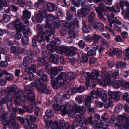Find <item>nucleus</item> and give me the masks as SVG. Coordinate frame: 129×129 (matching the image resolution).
I'll list each match as a JSON object with an SVG mask.
<instances>
[{"label":"nucleus","instance_id":"5","mask_svg":"<svg viewBox=\"0 0 129 129\" xmlns=\"http://www.w3.org/2000/svg\"><path fill=\"white\" fill-rule=\"evenodd\" d=\"M76 48L72 46L71 47H67L63 45L60 47L56 46V51L61 53H64L67 56H73L76 53L75 51Z\"/></svg>","mask_w":129,"mask_h":129},{"label":"nucleus","instance_id":"19","mask_svg":"<svg viewBox=\"0 0 129 129\" xmlns=\"http://www.w3.org/2000/svg\"><path fill=\"white\" fill-rule=\"evenodd\" d=\"M17 90V86L15 85H12L11 86L10 88L8 87L7 89V91L8 94L7 95L8 97H10V99L12 98L13 95L16 94Z\"/></svg>","mask_w":129,"mask_h":129},{"label":"nucleus","instance_id":"43","mask_svg":"<svg viewBox=\"0 0 129 129\" xmlns=\"http://www.w3.org/2000/svg\"><path fill=\"white\" fill-rule=\"evenodd\" d=\"M69 79L71 80H73L75 78L76 74L72 72H70L68 74Z\"/></svg>","mask_w":129,"mask_h":129},{"label":"nucleus","instance_id":"18","mask_svg":"<svg viewBox=\"0 0 129 129\" xmlns=\"http://www.w3.org/2000/svg\"><path fill=\"white\" fill-rule=\"evenodd\" d=\"M31 102L27 106H25V113H33L34 108L36 106L35 101L34 102L28 101Z\"/></svg>","mask_w":129,"mask_h":129},{"label":"nucleus","instance_id":"24","mask_svg":"<svg viewBox=\"0 0 129 129\" xmlns=\"http://www.w3.org/2000/svg\"><path fill=\"white\" fill-rule=\"evenodd\" d=\"M89 12V9L81 8L77 11V14L79 17H84Z\"/></svg>","mask_w":129,"mask_h":129},{"label":"nucleus","instance_id":"9","mask_svg":"<svg viewBox=\"0 0 129 129\" xmlns=\"http://www.w3.org/2000/svg\"><path fill=\"white\" fill-rule=\"evenodd\" d=\"M58 17L51 14L48 15L45 19V24H59Z\"/></svg>","mask_w":129,"mask_h":129},{"label":"nucleus","instance_id":"8","mask_svg":"<svg viewBox=\"0 0 129 129\" xmlns=\"http://www.w3.org/2000/svg\"><path fill=\"white\" fill-rule=\"evenodd\" d=\"M33 88L31 86L27 85L25 86V92L27 93L25 94V99L26 97L28 101H35V95L33 93ZM26 100L25 99V102Z\"/></svg>","mask_w":129,"mask_h":129},{"label":"nucleus","instance_id":"47","mask_svg":"<svg viewBox=\"0 0 129 129\" xmlns=\"http://www.w3.org/2000/svg\"><path fill=\"white\" fill-rule=\"evenodd\" d=\"M71 3L76 7L79 6L80 5V2L79 0H70Z\"/></svg>","mask_w":129,"mask_h":129},{"label":"nucleus","instance_id":"14","mask_svg":"<svg viewBox=\"0 0 129 129\" xmlns=\"http://www.w3.org/2000/svg\"><path fill=\"white\" fill-rule=\"evenodd\" d=\"M119 5L122 10V13L126 15L127 18L129 19V7H126V10L125 11L124 8V6L127 7L128 6V3L127 2H124L123 0H120L119 1Z\"/></svg>","mask_w":129,"mask_h":129},{"label":"nucleus","instance_id":"56","mask_svg":"<svg viewBox=\"0 0 129 129\" xmlns=\"http://www.w3.org/2000/svg\"><path fill=\"white\" fill-rule=\"evenodd\" d=\"M0 64L2 67H7L8 65L7 61H1L0 62Z\"/></svg>","mask_w":129,"mask_h":129},{"label":"nucleus","instance_id":"3","mask_svg":"<svg viewBox=\"0 0 129 129\" xmlns=\"http://www.w3.org/2000/svg\"><path fill=\"white\" fill-rule=\"evenodd\" d=\"M15 119V117L10 113L4 116L0 115V120H2L3 125H8L9 127L13 129H18L19 125L16 122Z\"/></svg>","mask_w":129,"mask_h":129},{"label":"nucleus","instance_id":"57","mask_svg":"<svg viewBox=\"0 0 129 129\" xmlns=\"http://www.w3.org/2000/svg\"><path fill=\"white\" fill-rule=\"evenodd\" d=\"M118 74V71L117 70H115L113 73H112V77H111L112 78V79H115L116 78Z\"/></svg>","mask_w":129,"mask_h":129},{"label":"nucleus","instance_id":"64","mask_svg":"<svg viewBox=\"0 0 129 129\" xmlns=\"http://www.w3.org/2000/svg\"><path fill=\"white\" fill-rule=\"evenodd\" d=\"M84 39L86 41L91 42L92 41V35H89L85 37Z\"/></svg>","mask_w":129,"mask_h":129},{"label":"nucleus","instance_id":"28","mask_svg":"<svg viewBox=\"0 0 129 129\" xmlns=\"http://www.w3.org/2000/svg\"><path fill=\"white\" fill-rule=\"evenodd\" d=\"M31 33L29 27L28 26H25V45H27L29 41V38L28 37L26 36H25L28 35V33Z\"/></svg>","mask_w":129,"mask_h":129},{"label":"nucleus","instance_id":"22","mask_svg":"<svg viewBox=\"0 0 129 129\" xmlns=\"http://www.w3.org/2000/svg\"><path fill=\"white\" fill-rule=\"evenodd\" d=\"M95 14L93 12H91L88 17V21L91 24H103L102 23H99L97 20L95 19L94 17Z\"/></svg>","mask_w":129,"mask_h":129},{"label":"nucleus","instance_id":"27","mask_svg":"<svg viewBox=\"0 0 129 129\" xmlns=\"http://www.w3.org/2000/svg\"><path fill=\"white\" fill-rule=\"evenodd\" d=\"M31 19L33 22L34 23H36L37 22L40 23L43 20V18L42 16L41 15L37 14L36 15V17L32 16Z\"/></svg>","mask_w":129,"mask_h":129},{"label":"nucleus","instance_id":"26","mask_svg":"<svg viewBox=\"0 0 129 129\" xmlns=\"http://www.w3.org/2000/svg\"><path fill=\"white\" fill-rule=\"evenodd\" d=\"M47 10L49 12H52L57 10V6L55 4L51 3H47Z\"/></svg>","mask_w":129,"mask_h":129},{"label":"nucleus","instance_id":"11","mask_svg":"<svg viewBox=\"0 0 129 129\" xmlns=\"http://www.w3.org/2000/svg\"><path fill=\"white\" fill-rule=\"evenodd\" d=\"M24 93V92L23 91L20 90L18 92L14 94V97L15 98L14 102L16 105H19L20 100L22 102H24V95H22Z\"/></svg>","mask_w":129,"mask_h":129},{"label":"nucleus","instance_id":"7","mask_svg":"<svg viewBox=\"0 0 129 129\" xmlns=\"http://www.w3.org/2000/svg\"><path fill=\"white\" fill-rule=\"evenodd\" d=\"M54 83H53V85L52 86L53 88L54 89H56L57 88L56 86L59 83V81L61 80L60 82V85H64V83H65L67 81L66 78V74L65 72H61L56 77Z\"/></svg>","mask_w":129,"mask_h":129},{"label":"nucleus","instance_id":"21","mask_svg":"<svg viewBox=\"0 0 129 129\" xmlns=\"http://www.w3.org/2000/svg\"><path fill=\"white\" fill-rule=\"evenodd\" d=\"M108 93L109 97L112 99H115L117 101L120 99V96L117 92L108 90Z\"/></svg>","mask_w":129,"mask_h":129},{"label":"nucleus","instance_id":"36","mask_svg":"<svg viewBox=\"0 0 129 129\" xmlns=\"http://www.w3.org/2000/svg\"><path fill=\"white\" fill-rule=\"evenodd\" d=\"M101 37V36L97 35L96 34H94L92 36V41L93 40L95 43L97 44L98 43Z\"/></svg>","mask_w":129,"mask_h":129},{"label":"nucleus","instance_id":"13","mask_svg":"<svg viewBox=\"0 0 129 129\" xmlns=\"http://www.w3.org/2000/svg\"><path fill=\"white\" fill-rule=\"evenodd\" d=\"M79 25H63V26L68 27H69V34L70 37L72 38H74L77 36L78 31H75L74 29H75V26L78 27Z\"/></svg>","mask_w":129,"mask_h":129},{"label":"nucleus","instance_id":"59","mask_svg":"<svg viewBox=\"0 0 129 129\" xmlns=\"http://www.w3.org/2000/svg\"><path fill=\"white\" fill-rule=\"evenodd\" d=\"M5 77L6 79L8 81H11L13 79V77L12 75L9 73L6 75Z\"/></svg>","mask_w":129,"mask_h":129},{"label":"nucleus","instance_id":"4","mask_svg":"<svg viewBox=\"0 0 129 129\" xmlns=\"http://www.w3.org/2000/svg\"><path fill=\"white\" fill-rule=\"evenodd\" d=\"M92 117L90 116L86 119L84 117H82L80 115H77L76 117V121L77 125H79L80 126L83 128H79L78 129H87L86 125L92 123L91 121Z\"/></svg>","mask_w":129,"mask_h":129},{"label":"nucleus","instance_id":"15","mask_svg":"<svg viewBox=\"0 0 129 129\" xmlns=\"http://www.w3.org/2000/svg\"><path fill=\"white\" fill-rule=\"evenodd\" d=\"M91 95L92 97H94V95H95L96 94L99 98H100L104 102H106L107 101V95L105 93L104 91L97 90L95 93L93 92L92 91L91 92Z\"/></svg>","mask_w":129,"mask_h":129},{"label":"nucleus","instance_id":"17","mask_svg":"<svg viewBox=\"0 0 129 129\" xmlns=\"http://www.w3.org/2000/svg\"><path fill=\"white\" fill-rule=\"evenodd\" d=\"M50 71L51 74L50 75V83L52 86L53 83H54L56 79V76L58 74V70L57 68L51 69Z\"/></svg>","mask_w":129,"mask_h":129},{"label":"nucleus","instance_id":"51","mask_svg":"<svg viewBox=\"0 0 129 129\" xmlns=\"http://www.w3.org/2000/svg\"><path fill=\"white\" fill-rule=\"evenodd\" d=\"M8 6L7 2L5 0H1L0 1V10L2 8V6L4 7H7Z\"/></svg>","mask_w":129,"mask_h":129},{"label":"nucleus","instance_id":"54","mask_svg":"<svg viewBox=\"0 0 129 129\" xmlns=\"http://www.w3.org/2000/svg\"><path fill=\"white\" fill-rule=\"evenodd\" d=\"M83 74L84 76L86 77V81H88V79L89 80L91 78V75L88 72H84Z\"/></svg>","mask_w":129,"mask_h":129},{"label":"nucleus","instance_id":"62","mask_svg":"<svg viewBox=\"0 0 129 129\" xmlns=\"http://www.w3.org/2000/svg\"><path fill=\"white\" fill-rule=\"evenodd\" d=\"M36 68L37 67L34 64H32L31 65L30 68H29V71H31L33 73H35L36 72Z\"/></svg>","mask_w":129,"mask_h":129},{"label":"nucleus","instance_id":"42","mask_svg":"<svg viewBox=\"0 0 129 129\" xmlns=\"http://www.w3.org/2000/svg\"><path fill=\"white\" fill-rule=\"evenodd\" d=\"M80 1L81 2V5L82 7V8L90 9L89 6L85 4V0H80Z\"/></svg>","mask_w":129,"mask_h":129},{"label":"nucleus","instance_id":"35","mask_svg":"<svg viewBox=\"0 0 129 129\" xmlns=\"http://www.w3.org/2000/svg\"><path fill=\"white\" fill-rule=\"evenodd\" d=\"M93 27L96 30L98 29L100 31H104V25H99L98 26V25H92Z\"/></svg>","mask_w":129,"mask_h":129},{"label":"nucleus","instance_id":"45","mask_svg":"<svg viewBox=\"0 0 129 129\" xmlns=\"http://www.w3.org/2000/svg\"><path fill=\"white\" fill-rule=\"evenodd\" d=\"M19 108H18V107H14L13 109V110L12 112V113L13 114H12V113L10 112H8L6 113L5 115H6L7 114H8L9 113H10L13 116H14V117H15V114H16V112L17 111H19Z\"/></svg>","mask_w":129,"mask_h":129},{"label":"nucleus","instance_id":"38","mask_svg":"<svg viewBox=\"0 0 129 129\" xmlns=\"http://www.w3.org/2000/svg\"><path fill=\"white\" fill-rule=\"evenodd\" d=\"M26 55L30 56L36 57L37 56V53L36 52L31 51L30 49L26 50Z\"/></svg>","mask_w":129,"mask_h":129},{"label":"nucleus","instance_id":"58","mask_svg":"<svg viewBox=\"0 0 129 129\" xmlns=\"http://www.w3.org/2000/svg\"><path fill=\"white\" fill-rule=\"evenodd\" d=\"M8 100L6 97H4L2 99L0 102V105L2 106L3 104H5L8 101Z\"/></svg>","mask_w":129,"mask_h":129},{"label":"nucleus","instance_id":"1","mask_svg":"<svg viewBox=\"0 0 129 129\" xmlns=\"http://www.w3.org/2000/svg\"><path fill=\"white\" fill-rule=\"evenodd\" d=\"M95 10L101 19H106L105 17L107 18L109 24H114L115 23H116L115 24H121L120 21L117 20V18L116 17H114L115 14L113 13L120 11V8L118 5H116L115 6H113L111 7L106 6V5L101 3L99 5L98 7L95 8Z\"/></svg>","mask_w":129,"mask_h":129},{"label":"nucleus","instance_id":"46","mask_svg":"<svg viewBox=\"0 0 129 129\" xmlns=\"http://www.w3.org/2000/svg\"><path fill=\"white\" fill-rule=\"evenodd\" d=\"M87 55L88 56H95L96 53L95 51L91 49L87 52Z\"/></svg>","mask_w":129,"mask_h":129},{"label":"nucleus","instance_id":"29","mask_svg":"<svg viewBox=\"0 0 129 129\" xmlns=\"http://www.w3.org/2000/svg\"><path fill=\"white\" fill-rule=\"evenodd\" d=\"M91 97L88 96L84 99L85 106L86 108H87L88 110L91 108Z\"/></svg>","mask_w":129,"mask_h":129},{"label":"nucleus","instance_id":"34","mask_svg":"<svg viewBox=\"0 0 129 129\" xmlns=\"http://www.w3.org/2000/svg\"><path fill=\"white\" fill-rule=\"evenodd\" d=\"M11 52L16 56L19 54V49L18 47L16 46L12 47L11 48Z\"/></svg>","mask_w":129,"mask_h":129},{"label":"nucleus","instance_id":"52","mask_svg":"<svg viewBox=\"0 0 129 129\" xmlns=\"http://www.w3.org/2000/svg\"><path fill=\"white\" fill-rule=\"evenodd\" d=\"M25 6L31 7L33 6V4L30 1L25 0Z\"/></svg>","mask_w":129,"mask_h":129},{"label":"nucleus","instance_id":"20","mask_svg":"<svg viewBox=\"0 0 129 129\" xmlns=\"http://www.w3.org/2000/svg\"><path fill=\"white\" fill-rule=\"evenodd\" d=\"M107 83L109 85H112L113 87L116 88H119L118 83L117 82L115 79H112V78L110 76H108L107 79Z\"/></svg>","mask_w":129,"mask_h":129},{"label":"nucleus","instance_id":"41","mask_svg":"<svg viewBox=\"0 0 129 129\" xmlns=\"http://www.w3.org/2000/svg\"><path fill=\"white\" fill-rule=\"evenodd\" d=\"M32 46L34 48L37 47L36 36H34L32 39Z\"/></svg>","mask_w":129,"mask_h":129},{"label":"nucleus","instance_id":"44","mask_svg":"<svg viewBox=\"0 0 129 129\" xmlns=\"http://www.w3.org/2000/svg\"><path fill=\"white\" fill-rule=\"evenodd\" d=\"M32 61L31 58L28 56L25 57V64L28 65L32 62Z\"/></svg>","mask_w":129,"mask_h":129},{"label":"nucleus","instance_id":"49","mask_svg":"<svg viewBox=\"0 0 129 129\" xmlns=\"http://www.w3.org/2000/svg\"><path fill=\"white\" fill-rule=\"evenodd\" d=\"M28 74L29 75V80L30 81H32L35 79V75L32 72L30 71H28Z\"/></svg>","mask_w":129,"mask_h":129},{"label":"nucleus","instance_id":"2","mask_svg":"<svg viewBox=\"0 0 129 129\" xmlns=\"http://www.w3.org/2000/svg\"><path fill=\"white\" fill-rule=\"evenodd\" d=\"M61 25H37V29L38 33L36 36V40L39 43L42 41L47 42L49 43L51 35L55 33V29L52 25L59 26Z\"/></svg>","mask_w":129,"mask_h":129},{"label":"nucleus","instance_id":"16","mask_svg":"<svg viewBox=\"0 0 129 129\" xmlns=\"http://www.w3.org/2000/svg\"><path fill=\"white\" fill-rule=\"evenodd\" d=\"M27 118H25V127H29L30 123H33L35 122L37 118L34 115H26Z\"/></svg>","mask_w":129,"mask_h":129},{"label":"nucleus","instance_id":"30","mask_svg":"<svg viewBox=\"0 0 129 129\" xmlns=\"http://www.w3.org/2000/svg\"><path fill=\"white\" fill-rule=\"evenodd\" d=\"M126 64L125 62H119L116 63V67L117 69L120 68L123 69H125L126 68Z\"/></svg>","mask_w":129,"mask_h":129},{"label":"nucleus","instance_id":"25","mask_svg":"<svg viewBox=\"0 0 129 129\" xmlns=\"http://www.w3.org/2000/svg\"><path fill=\"white\" fill-rule=\"evenodd\" d=\"M57 44L53 41H51L49 45H48L47 47V49L49 51L48 52H53L55 50L56 51Z\"/></svg>","mask_w":129,"mask_h":129},{"label":"nucleus","instance_id":"23","mask_svg":"<svg viewBox=\"0 0 129 129\" xmlns=\"http://www.w3.org/2000/svg\"><path fill=\"white\" fill-rule=\"evenodd\" d=\"M53 52H48V54L49 57V60L52 63L57 64L58 62L57 55L55 54L52 53Z\"/></svg>","mask_w":129,"mask_h":129},{"label":"nucleus","instance_id":"37","mask_svg":"<svg viewBox=\"0 0 129 129\" xmlns=\"http://www.w3.org/2000/svg\"><path fill=\"white\" fill-rule=\"evenodd\" d=\"M46 116L48 117H51L53 116V113L51 109H48L45 113Z\"/></svg>","mask_w":129,"mask_h":129},{"label":"nucleus","instance_id":"50","mask_svg":"<svg viewBox=\"0 0 129 129\" xmlns=\"http://www.w3.org/2000/svg\"><path fill=\"white\" fill-rule=\"evenodd\" d=\"M38 61L40 63H41L43 65L45 64L46 62V61L47 60H46L43 57H39L38 58Z\"/></svg>","mask_w":129,"mask_h":129},{"label":"nucleus","instance_id":"53","mask_svg":"<svg viewBox=\"0 0 129 129\" xmlns=\"http://www.w3.org/2000/svg\"><path fill=\"white\" fill-rule=\"evenodd\" d=\"M11 99H10V101H8L7 103V106L8 107V109L9 111H11L12 109L13 106L12 102H11L10 100Z\"/></svg>","mask_w":129,"mask_h":129},{"label":"nucleus","instance_id":"61","mask_svg":"<svg viewBox=\"0 0 129 129\" xmlns=\"http://www.w3.org/2000/svg\"><path fill=\"white\" fill-rule=\"evenodd\" d=\"M78 45L80 48H83L85 46V43L83 40H80L78 42Z\"/></svg>","mask_w":129,"mask_h":129},{"label":"nucleus","instance_id":"10","mask_svg":"<svg viewBox=\"0 0 129 129\" xmlns=\"http://www.w3.org/2000/svg\"><path fill=\"white\" fill-rule=\"evenodd\" d=\"M117 121L119 122H124L123 126L125 129H129V117L121 115H119L117 118Z\"/></svg>","mask_w":129,"mask_h":129},{"label":"nucleus","instance_id":"63","mask_svg":"<svg viewBox=\"0 0 129 129\" xmlns=\"http://www.w3.org/2000/svg\"><path fill=\"white\" fill-rule=\"evenodd\" d=\"M74 111L73 109H70L68 111V114L69 116L72 117H75Z\"/></svg>","mask_w":129,"mask_h":129},{"label":"nucleus","instance_id":"60","mask_svg":"<svg viewBox=\"0 0 129 129\" xmlns=\"http://www.w3.org/2000/svg\"><path fill=\"white\" fill-rule=\"evenodd\" d=\"M77 89V92L79 93H82L85 90V88L81 85H80Z\"/></svg>","mask_w":129,"mask_h":129},{"label":"nucleus","instance_id":"12","mask_svg":"<svg viewBox=\"0 0 129 129\" xmlns=\"http://www.w3.org/2000/svg\"><path fill=\"white\" fill-rule=\"evenodd\" d=\"M65 121L63 120H60L59 124L57 120H54L53 122L52 120H51L50 128L53 129H61V128L65 124Z\"/></svg>","mask_w":129,"mask_h":129},{"label":"nucleus","instance_id":"48","mask_svg":"<svg viewBox=\"0 0 129 129\" xmlns=\"http://www.w3.org/2000/svg\"><path fill=\"white\" fill-rule=\"evenodd\" d=\"M45 70L42 69L38 70L36 72V74L37 76L41 77L45 74Z\"/></svg>","mask_w":129,"mask_h":129},{"label":"nucleus","instance_id":"39","mask_svg":"<svg viewBox=\"0 0 129 129\" xmlns=\"http://www.w3.org/2000/svg\"><path fill=\"white\" fill-rule=\"evenodd\" d=\"M123 105L120 103L117 104L116 106L115 112L116 113H119L122 109Z\"/></svg>","mask_w":129,"mask_h":129},{"label":"nucleus","instance_id":"40","mask_svg":"<svg viewBox=\"0 0 129 129\" xmlns=\"http://www.w3.org/2000/svg\"><path fill=\"white\" fill-rule=\"evenodd\" d=\"M31 13L27 9H25V19H29L30 18Z\"/></svg>","mask_w":129,"mask_h":129},{"label":"nucleus","instance_id":"31","mask_svg":"<svg viewBox=\"0 0 129 129\" xmlns=\"http://www.w3.org/2000/svg\"><path fill=\"white\" fill-rule=\"evenodd\" d=\"M14 28L16 29L17 31L20 32L22 30H23V33L24 34V26L23 25H14Z\"/></svg>","mask_w":129,"mask_h":129},{"label":"nucleus","instance_id":"55","mask_svg":"<svg viewBox=\"0 0 129 129\" xmlns=\"http://www.w3.org/2000/svg\"><path fill=\"white\" fill-rule=\"evenodd\" d=\"M3 18L4 21L6 22H9L10 19V16L5 14H3Z\"/></svg>","mask_w":129,"mask_h":129},{"label":"nucleus","instance_id":"32","mask_svg":"<svg viewBox=\"0 0 129 129\" xmlns=\"http://www.w3.org/2000/svg\"><path fill=\"white\" fill-rule=\"evenodd\" d=\"M60 112L62 116H64L67 114L68 111L67 109L66 106H61L60 108Z\"/></svg>","mask_w":129,"mask_h":129},{"label":"nucleus","instance_id":"6","mask_svg":"<svg viewBox=\"0 0 129 129\" xmlns=\"http://www.w3.org/2000/svg\"><path fill=\"white\" fill-rule=\"evenodd\" d=\"M48 80L46 74H43L41 77L40 79H36L34 81L31 83V85L36 88H38L40 90L41 87H44L45 84L44 81L46 82Z\"/></svg>","mask_w":129,"mask_h":129},{"label":"nucleus","instance_id":"33","mask_svg":"<svg viewBox=\"0 0 129 129\" xmlns=\"http://www.w3.org/2000/svg\"><path fill=\"white\" fill-rule=\"evenodd\" d=\"M44 87L43 88H42L43 87H41L40 90H39V89L38 88L37 89H38L39 90L41 91L42 93H44L47 94H48L50 93L51 92V91L49 89L47 88V85L45 84L44 85Z\"/></svg>","mask_w":129,"mask_h":129}]
</instances>
